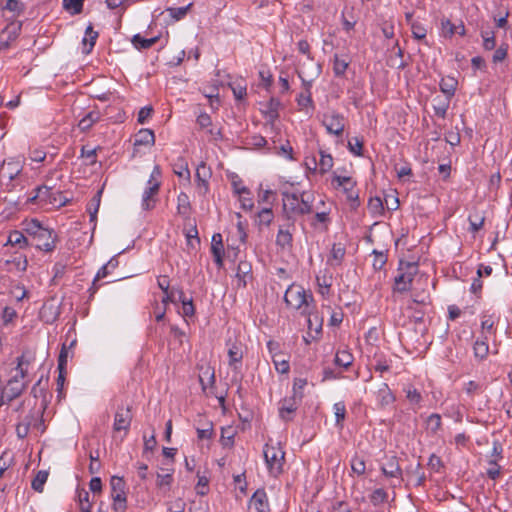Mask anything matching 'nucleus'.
<instances>
[{
    "instance_id": "1",
    "label": "nucleus",
    "mask_w": 512,
    "mask_h": 512,
    "mask_svg": "<svg viewBox=\"0 0 512 512\" xmlns=\"http://www.w3.org/2000/svg\"><path fill=\"white\" fill-rule=\"evenodd\" d=\"M314 196L310 192H283V209L288 218L310 214L313 211Z\"/></svg>"
},
{
    "instance_id": "2",
    "label": "nucleus",
    "mask_w": 512,
    "mask_h": 512,
    "mask_svg": "<svg viewBox=\"0 0 512 512\" xmlns=\"http://www.w3.org/2000/svg\"><path fill=\"white\" fill-rule=\"evenodd\" d=\"M284 301L287 307L292 309H301L302 314L310 315V307L314 302L313 295L310 292H306L305 289L300 285H290L284 295Z\"/></svg>"
},
{
    "instance_id": "3",
    "label": "nucleus",
    "mask_w": 512,
    "mask_h": 512,
    "mask_svg": "<svg viewBox=\"0 0 512 512\" xmlns=\"http://www.w3.org/2000/svg\"><path fill=\"white\" fill-rule=\"evenodd\" d=\"M30 203H38L42 206L51 205L53 207H62L67 203V199L60 191H53L47 186H39L35 189V195L28 199Z\"/></svg>"
},
{
    "instance_id": "4",
    "label": "nucleus",
    "mask_w": 512,
    "mask_h": 512,
    "mask_svg": "<svg viewBox=\"0 0 512 512\" xmlns=\"http://www.w3.org/2000/svg\"><path fill=\"white\" fill-rule=\"evenodd\" d=\"M263 454L269 473L273 476L281 474L285 459V452L281 447L265 444Z\"/></svg>"
},
{
    "instance_id": "5",
    "label": "nucleus",
    "mask_w": 512,
    "mask_h": 512,
    "mask_svg": "<svg viewBox=\"0 0 512 512\" xmlns=\"http://www.w3.org/2000/svg\"><path fill=\"white\" fill-rule=\"evenodd\" d=\"M111 498L113 500L112 509L115 512H125L127 509L126 483L122 477L112 476Z\"/></svg>"
},
{
    "instance_id": "6",
    "label": "nucleus",
    "mask_w": 512,
    "mask_h": 512,
    "mask_svg": "<svg viewBox=\"0 0 512 512\" xmlns=\"http://www.w3.org/2000/svg\"><path fill=\"white\" fill-rule=\"evenodd\" d=\"M133 414L130 406H118L114 415L113 430L115 432L124 431L126 435L129 432Z\"/></svg>"
},
{
    "instance_id": "7",
    "label": "nucleus",
    "mask_w": 512,
    "mask_h": 512,
    "mask_svg": "<svg viewBox=\"0 0 512 512\" xmlns=\"http://www.w3.org/2000/svg\"><path fill=\"white\" fill-rule=\"evenodd\" d=\"M53 230L43 228L35 238H32L31 245L45 252H51L55 249L56 235Z\"/></svg>"
},
{
    "instance_id": "8",
    "label": "nucleus",
    "mask_w": 512,
    "mask_h": 512,
    "mask_svg": "<svg viewBox=\"0 0 512 512\" xmlns=\"http://www.w3.org/2000/svg\"><path fill=\"white\" fill-rule=\"evenodd\" d=\"M333 181L337 183L339 187L343 188L344 193L349 201H351V207L357 208L359 206L358 192L354 190L356 182L351 177L335 175Z\"/></svg>"
},
{
    "instance_id": "9",
    "label": "nucleus",
    "mask_w": 512,
    "mask_h": 512,
    "mask_svg": "<svg viewBox=\"0 0 512 512\" xmlns=\"http://www.w3.org/2000/svg\"><path fill=\"white\" fill-rule=\"evenodd\" d=\"M300 403L301 400L293 396L283 398L278 403L279 417L285 422L292 421L293 415L297 411Z\"/></svg>"
},
{
    "instance_id": "10",
    "label": "nucleus",
    "mask_w": 512,
    "mask_h": 512,
    "mask_svg": "<svg viewBox=\"0 0 512 512\" xmlns=\"http://www.w3.org/2000/svg\"><path fill=\"white\" fill-rule=\"evenodd\" d=\"M27 387V381L17 379V376H12L5 387L2 388L5 402H11L19 397Z\"/></svg>"
},
{
    "instance_id": "11",
    "label": "nucleus",
    "mask_w": 512,
    "mask_h": 512,
    "mask_svg": "<svg viewBox=\"0 0 512 512\" xmlns=\"http://www.w3.org/2000/svg\"><path fill=\"white\" fill-rule=\"evenodd\" d=\"M322 123L329 134L341 136L344 132V116L339 113L325 114Z\"/></svg>"
},
{
    "instance_id": "12",
    "label": "nucleus",
    "mask_w": 512,
    "mask_h": 512,
    "mask_svg": "<svg viewBox=\"0 0 512 512\" xmlns=\"http://www.w3.org/2000/svg\"><path fill=\"white\" fill-rule=\"evenodd\" d=\"M32 354H22L17 358V366L15 368V373L13 376H17V379L27 381V384L30 382V375L33 370L32 365Z\"/></svg>"
},
{
    "instance_id": "13",
    "label": "nucleus",
    "mask_w": 512,
    "mask_h": 512,
    "mask_svg": "<svg viewBox=\"0 0 512 512\" xmlns=\"http://www.w3.org/2000/svg\"><path fill=\"white\" fill-rule=\"evenodd\" d=\"M251 512H269L268 497L264 489H258L249 501Z\"/></svg>"
},
{
    "instance_id": "14",
    "label": "nucleus",
    "mask_w": 512,
    "mask_h": 512,
    "mask_svg": "<svg viewBox=\"0 0 512 512\" xmlns=\"http://www.w3.org/2000/svg\"><path fill=\"white\" fill-rule=\"evenodd\" d=\"M407 267L413 271L409 273H400L398 276L395 277L394 280V290L398 292H406L410 290V286L413 280V275L417 271V265L408 263Z\"/></svg>"
},
{
    "instance_id": "15",
    "label": "nucleus",
    "mask_w": 512,
    "mask_h": 512,
    "mask_svg": "<svg viewBox=\"0 0 512 512\" xmlns=\"http://www.w3.org/2000/svg\"><path fill=\"white\" fill-rule=\"evenodd\" d=\"M20 31V23H11L7 25L0 33V50L8 48L10 43L19 36Z\"/></svg>"
},
{
    "instance_id": "16",
    "label": "nucleus",
    "mask_w": 512,
    "mask_h": 512,
    "mask_svg": "<svg viewBox=\"0 0 512 512\" xmlns=\"http://www.w3.org/2000/svg\"><path fill=\"white\" fill-rule=\"evenodd\" d=\"M195 177L200 193L205 195L209 190L208 180L211 177L210 168L207 167L206 164L202 162L200 165H198L196 169Z\"/></svg>"
},
{
    "instance_id": "17",
    "label": "nucleus",
    "mask_w": 512,
    "mask_h": 512,
    "mask_svg": "<svg viewBox=\"0 0 512 512\" xmlns=\"http://www.w3.org/2000/svg\"><path fill=\"white\" fill-rule=\"evenodd\" d=\"M21 171L22 165L19 161L16 160L4 161L0 168V174L10 180L15 179Z\"/></svg>"
},
{
    "instance_id": "18",
    "label": "nucleus",
    "mask_w": 512,
    "mask_h": 512,
    "mask_svg": "<svg viewBox=\"0 0 512 512\" xmlns=\"http://www.w3.org/2000/svg\"><path fill=\"white\" fill-rule=\"evenodd\" d=\"M293 235L288 228L280 227L276 236V245L282 250H291Z\"/></svg>"
},
{
    "instance_id": "19",
    "label": "nucleus",
    "mask_w": 512,
    "mask_h": 512,
    "mask_svg": "<svg viewBox=\"0 0 512 512\" xmlns=\"http://www.w3.org/2000/svg\"><path fill=\"white\" fill-rule=\"evenodd\" d=\"M158 194V186L154 184L152 187H147L142 197V208L144 210H152L157 202L155 196Z\"/></svg>"
},
{
    "instance_id": "20",
    "label": "nucleus",
    "mask_w": 512,
    "mask_h": 512,
    "mask_svg": "<svg viewBox=\"0 0 512 512\" xmlns=\"http://www.w3.org/2000/svg\"><path fill=\"white\" fill-rule=\"evenodd\" d=\"M382 472L387 477H401L402 469L398 459L395 456L390 457L382 467Z\"/></svg>"
},
{
    "instance_id": "21",
    "label": "nucleus",
    "mask_w": 512,
    "mask_h": 512,
    "mask_svg": "<svg viewBox=\"0 0 512 512\" xmlns=\"http://www.w3.org/2000/svg\"><path fill=\"white\" fill-rule=\"evenodd\" d=\"M377 401L381 406H387L395 401V396L386 383H382L377 393Z\"/></svg>"
},
{
    "instance_id": "22",
    "label": "nucleus",
    "mask_w": 512,
    "mask_h": 512,
    "mask_svg": "<svg viewBox=\"0 0 512 512\" xmlns=\"http://www.w3.org/2000/svg\"><path fill=\"white\" fill-rule=\"evenodd\" d=\"M177 213L184 218H188L191 214L190 199L185 192H181L177 197Z\"/></svg>"
},
{
    "instance_id": "23",
    "label": "nucleus",
    "mask_w": 512,
    "mask_h": 512,
    "mask_svg": "<svg viewBox=\"0 0 512 512\" xmlns=\"http://www.w3.org/2000/svg\"><path fill=\"white\" fill-rule=\"evenodd\" d=\"M319 153H320L319 162L317 163L316 159L313 158V165H314V169H316V167L318 166L320 173L324 174V173H327L328 171H330L331 168L333 167V158L330 154L325 153L323 150H320Z\"/></svg>"
},
{
    "instance_id": "24",
    "label": "nucleus",
    "mask_w": 512,
    "mask_h": 512,
    "mask_svg": "<svg viewBox=\"0 0 512 512\" xmlns=\"http://www.w3.org/2000/svg\"><path fill=\"white\" fill-rule=\"evenodd\" d=\"M251 273H252V266L249 262L240 261L238 263L236 277L238 278L239 282H241L244 287L247 284V279L252 277Z\"/></svg>"
},
{
    "instance_id": "25",
    "label": "nucleus",
    "mask_w": 512,
    "mask_h": 512,
    "mask_svg": "<svg viewBox=\"0 0 512 512\" xmlns=\"http://www.w3.org/2000/svg\"><path fill=\"white\" fill-rule=\"evenodd\" d=\"M201 374L199 375V382L201 384L202 390L205 392L209 385H213L215 383V374L214 369L211 367H201Z\"/></svg>"
},
{
    "instance_id": "26",
    "label": "nucleus",
    "mask_w": 512,
    "mask_h": 512,
    "mask_svg": "<svg viewBox=\"0 0 512 512\" xmlns=\"http://www.w3.org/2000/svg\"><path fill=\"white\" fill-rule=\"evenodd\" d=\"M406 473L411 476L415 477V485L416 486H422L424 485L426 481L425 473L421 470V464L420 462H417L415 465H409L406 468Z\"/></svg>"
},
{
    "instance_id": "27",
    "label": "nucleus",
    "mask_w": 512,
    "mask_h": 512,
    "mask_svg": "<svg viewBox=\"0 0 512 512\" xmlns=\"http://www.w3.org/2000/svg\"><path fill=\"white\" fill-rule=\"evenodd\" d=\"M155 142L154 132L150 129H141L135 138L134 146L153 145Z\"/></svg>"
},
{
    "instance_id": "28",
    "label": "nucleus",
    "mask_w": 512,
    "mask_h": 512,
    "mask_svg": "<svg viewBox=\"0 0 512 512\" xmlns=\"http://www.w3.org/2000/svg\"><path fill=\"white\" fill-rule=\"evenodd\" d=\"M457 80L453 77L443 78L440 82V90L447 96V99L450 100L451 97L454 96Z\"/></svg>"
},
{
    "instance_id": "29",
    "label": "nucleus",
    "mask_w": 512,
    "mask_h": 512,
    "mask_svg": "<svg viewBox=\"0 0 512 512\" xmlns=\"http://www.w3.org/2000/svg\"><path fill=\"white\" fill-rule=\"evenodd\" d=\"M281 106V102L276 98H271L267 103V109L264 111L266 117L269 119L270 123L273 124L276 119L279 117V107Z\"/></svg>"
},
{
    "instance_id": "30",
    "label": "nucleus",
    "mask_w": 512,
    "mask_h": 512,
    "mask_svg": "<svg viewBox=\"0 0 512 512\" xmlns=\"http://www.w3.org/2000/svg\"><path fill=\"white\" fill-rule=\"evenodd\" d=\"M7 244H10L12 246H19L20 248L31 245V243H29L28 239L23 235V233L18 230L10 232Z\"/></svg>"
},
{
    "instance_id": "31",
    "label": "nucleus",
    "mask_w": 512,
    "mask_h": 512,
    "mask_svg": "<svg viewBox=\"0 0 512 512\" xmlns=\"http://www.w3.org/2000/svg\"><path fill=\"white\" fill-rule=\"evenodd\" d=\"M158 40V36L152 38H143L140 34H136L132 38V43L135 48L141 50L151 48Z\"/></svg>"
},
{
    "instance_id": "32",
    "label": "nucleus",
    "mask_w": 512,
    "mask_h": 512,
    "mask_svg": "<svg viewBox=\"0 0 512 512\" xmlns=\"http://www.w3.org/2000/svg\"><path fill=\"white\" fill-rule=\"evenodd\" d=\"M100 116L98 112H89L85 117H83L79 123L78 127L81 131L89 130L92 125L99 120Z\"/></svg>"
},
{
    "instance_id": "33",
    "label": "nucleus",
    "mask_w": 512,
    "mask_h": 512,
    "mask_svg": "<svg viewBox=\"0 0 512 512\" xmlns=\"http://www.w3.org/2000/svg\"><path fill=\"white\" fill-rule=\"evenodd\" d=\"M101 195L102 189L97 191V193L93 196L90 203L88 204L87 211L90 214V221L92 222L96 220L97 212L100 206Z\"/></svg>"
},
{
    "instance_id": "34",
    "label": "nucleus",
    "mask_w": 512,
    "mask_h": 512,
    "mask_svg": "<svg viewBox=\"0 0 512 512\" xmlns=\"http://www.w3.org/2000/svg\"><path fill=\"white\" fill-rule=\"evenodd\" d=\"M285 354H273L272 360L276 370L279 373L286 374L289 372V360L284 358Z\"/></svg>"
},
{
    "instance_id": "35",
    "label": "nucleus",
    "mask_w": 512,
    "mask_h": 512,
    "mask_svg": "<svg viewBox=\"0 0 512 512\" xmlns=\"http://www.w3.org/2000/svg\"><path fill=\"white\" fill-rule=\"evenodd\" d=\"M396 48L395 56L390 57V66L397 69H404L407 63L403 60V50L400 48L398 42L395 43Z\"/></svg>"
},
{
    "instance_id": "36",
    "label": "nucleus",
    "mask_w": 512,
    "mask_h": 512,
    "mask_svg": "<svg viewBox=\"0 0 512 512\" xmlns=\"http://www.w3.org/2000/svg\"><path fill=\"white\" fill-rule=\"evenodd\" d=\"M307 385V380L305 378H295L292 387V395L293 397L302 401L304 397V389Z\"/></svg>"
},
{
    "instance_id": "37",
    "label": "nucleus",
    "mask_w": 512,
    "mask_h": 512,
    "mask_svg": "<svg viewBox=\"0 0 512 512\" xmlns=\"http://www.w3.org/2000/svg\"><path fill=\"white\" fill-rule=\"evenodd\" d=\"M48 479V472L45 470H40L32 480L31 486L37 492H42L44 488V484Z\"/></svg>"
},
{
    "instance_id": "38",
    "label": "nucleus",
    "mask_w": 512,
    "mask_h": 512,
    "mask_svg": "<svg viewBox=\"0 0 512 512\" xmlns=\"http://www.w3.org/2000/svg\"><path fill=\"white\" fill-rule=\"evenodd\" d=\"M333 410H334V414H335V418H336V426L342 428L343 427L342 423L346 416V406H345L344 402L343 401L336 402L333 405Z\"/></svg>"
},
{
    "instance_id": "39",
    "label": "nucleus",
    "mask_w": 512,
    "mask_h": 512,
    "mask_svg": "<svg viewBox=\"0 0 512 512\" xmlns=\"http://www.w3.org/2000/svg\"><path fill=\"white\" fill-rule=\"evenodd\" d=\"M349 63L345 59H340L337 54L334 55L333 71L337 77L344 76Z\"/></svg>"
},
{
    "instance_id": "40",
    "label": "nucleus",
    "mask_w": 512,
    "mask_h": 512,
    "mask_svg": "<svg viewBox=\"0 0 512 512\" xmlns=\"http://www.w3.org/2000/svg\"><path fill=\"white\" fill-rule=\"evenodd\" d=\"M24 225L25 232L32 238H35L37 234L44 228L37 219H32L26 222Z\"/></svg>"
},
{
    "instance_id": "41",
    "label": "nucleus",
    "mask_w": 512,
    "mask_h": 512,
    "mask_svg": "<svg viewBox=\"0 0 512 512\" xmlns=\"http://www.w3.org/2000/svg\"><path fill=\"white\" fill-rule=\"evenodd\" d=\"M312 311L310 310V315H308V334L311 337H314L312 335V332H314L316 335L320 334L322 330V322L319 321L318 316L315 315L314 319H312Z\"/></svg>"
},
{
    "instance_id": "42",
    "label": "nucleus",
    "mask_w": 512,
    "mask_h": 512,
    "mask_svg": "<svg viewBox=\"0 0 512 512\" xmlns=\"http://www.w3.org/2000/svg\"><path fill=\"white\" fill-rule=\"evenodd\" d=\"M47 383L48 380L46 379L45 381H43V376H41V378L33 385L31 389V394L35 398L44 397Z\"/></svg>"
},
{
    "instance_id": "43",
    "label": "nucleus",
    "mask_w": 512,
    "mask_h": 512,
    "mask_svg": "<svg viewBox=\"0 0 512 512\" xmlns=\"http://www.w3.org/2000/svg\"><path fill=\"white\" fill-rule=\"evenodd\" d=\"M372 254L374 255L373 268L375 270H381L387 262V255L378 250H373Z\"/></svg>"
},
{
    "instance_id": "44",
    "label": "nucleus",
    "mask_w": 512,
    "mask_h": 512,
    "mask_svg": "<svg viewBox=\"0 0 512 512\" xmlns=\"http://www.w3.org/2000/svg\"><path fill=\"white\" fill-rule=\"evenodd\" d=\"M84 0H63V6L66 10H72L73 14L82 12Z\"/></svg>"
},
{
    "instance_id": "45",
    "label": "nucleus",
    "mask_w": 512,
    "mask_h": 512,
    "mask_svg": "<svg viewBox=\"0 0 512 512\" xmlns=\"http://www.w3.org/2000/svg\"><path fill=\"white\" fill-rule=\"evenodd\" d=\"M387 496V492L384 489L378 488L371 494L370 501L374 506H377L384 503L387 500Z\"/></svg>"
},
{
    "instance_id": "46",
    "label": "nucleus",
    "mask_w": 512,
    "mask_h": 512,
    "mask_svg": "<svg viewBox=\"0 0 512 512\" xmlns=\"http://www.w3.org/2000/svg\"><path fill=\"white\" fill-rule=\"evenodd\" d=\"M348 149L356 156H363V141L355 137L348 141Z\"/></svg>"
},
{
    "instance_id": "47",
    "label": "nucleus",
    "mask_w": 512,
    "mask_h": 512,
    "mask_svg": "<svg viewBox=\"0 0 512 512\" xmlns=\"http://www.w3.org/2000/svg\"><path fill=\"white\" fill-rule=\"evenodd\" d=\"M368 209L372 214H381L384 210L383 202L380 197H371L368 202Z\"/></svg>"
},
{
    "instance_id": "48",
    "label": "nucleus",
    "mask_w": 512,
    "mask_h": 512,
    "mask_svg": "<svg viewBox=\"0 0 512 512\" xmlns=\"http://www.w3.org/2000/svg\"><path fill=\"white\" fill-rule=\"evenodd\" d=\"M14 462L12 456L9 455L8 452L4 451L0 456V478L3 476L4 472L8 470Z\"/></svg>"
},
{
    "instance_id": "49",
    "label": "nucleus",
    "mask_w": 512,
    "mask_h": 512,
    "mask_svg": "<svg viewBox=\"0 0 512 512\" xmlns=\"http://www.w3.org/2000/svg\"><path fill=\"white\" fill-rule=\"evenodd\" d=\"M351 469L354 473L358 475H363L366 470L365 461L360 457H353L351 460Z\"/></svg>"
},
{
    "instance_id": "50",
    "label": "nucleus",
    "mask_w": 512,
    "mask_h": 512,
    "mask_svg": "<svg viewBox=\"0 0 512 512\" xmlns=\"http://www.w3.org/2000/svg\"><path fill=\"white\" fill-rule=\"evenodd\" d=\"M494 324L495 322L492 316L484 315L481 321L482 333L493 334L495 332Z\"/></svg>"
},
{
    "instance_id": "51",
    "label": "nucleus",
    "mask_w": 512,
    "mask_h": 512,
    "mask_svg": "<svg viewBox=\"0 0 512 512\" xmlns=\"http://www.w3.org/2000/svg\"><path fill=\"white\" fill-rule=\"evenodd\" d=\"M192 7V3L188 4L184 7H178V8H169V14L172 18L175 20H180L184 18L188 12V10Z\"/></svg>"
},
{
    "instance_id": "52",
    "label": "nucleus",
    "mask_w": 512,
    "mask_h": 512,
    "mask_svg": "<svg viewBox=\"0 0 512 512\" xmlns=\"http://www.w3.org/2000/svg\"><path fill=\"white\" fill-rule=\"evenodd\" d=\"M213 435V424L212 422H206L203 428H197L198 439H210Z\"/></svg>"
},
{
    "instance_id": "53",
    "label": "nucleus",
    "mask_w": 512,
    "mask_h": 512,
    "mask_svg": "<svg viewBox=\"0 0 512 512\" xmlns=\"http://www.w3.org/2000/svg\"><path fill=\"white\" fill-rule=\"evenodd\" d=\"M483 47L486 50H492L496 46V40L493 32H482Z\"/></svg>"
},
{
    "instance_id": "54",
    "label": "nucleus",
    "mask_w": 512,
    "mask_h": 512,
    "mask_svg": "<svg viewBox=\"0 0 512 512\" xmlns=\"http://www.w3.org/2000/svg\"><path fill=\"white\" fill-rule=\"evenodd\" d=\"M334 362L338 366L348 368L353 363V354H342V357L335 354Z\"/></svg>"
},
{
    "instance_id": "55",
    "label": "nucleus",
    "mask_w": 512,
    "mask_h": 512,
    "mask_svg": "<svg viewBox=\"0 0 512 512\" xmlns=\"http://www.w3.org/2000/svg\"><path fill=\"white\" fill-rule=\"evenodd\" d=\"M109 274V265H103L97 272L94 280H93V283H92V286L90 288V291L92 293H95L98 289V286L96 285L97 281H99L100 279L102 278H105L107 275Z\"/></svg>"
},
{
    "instance_id": "56",
    "label": "nucleus",
    "mask_w": 512,
    "mask_h": 512,
    "mask_svg": "<svg viewBox=\"0 0 512 512\" xmlns=\"http://www.w3.org/2000/svg\"><path fill=\"white\" fill-rule=\"evenodd\" d=\"M298 105L301 107H308L312 106V97H311V91H309V87H306V92H302L299 97L297 98Z\"/></svg>"
},
{
    "instance_id": "57",
    "label": "nucleus",
    "mask_w": 512,
    "mask_h": 512,
    "mask_svg": "<svg viewBox=\"0 0 512 512\" xmlns=\"http://www.w3.org/2000/svg\"><path fill=\"white\" fill-rule=\"evenodd\" d=\"M428 467L434 471V472H440V470L443 468L444 464L441 460L440 457H438L437 455L435 454H432L430 457H429V460H428Z\"/></svg>"
},
{
    "instance_id": "58",
    "label": "nucleus",
    "mask_w": 512,
    "mask_h": 512,
    "mask_svg": "<svg viewBox=\"0 0 512 512\" xmlns=\"http://www.w3.org/2000/svg\"><path fill=\"white\" fill-rule=\"evenodd\" d=\"M259 223L269 225L273 220V212L270 208H263L258 213Z\"/></svg>"
},
{
    "instance_id": "59",
    "label": "nucleus",
    "mask_w": 512,
    "mask_h": 512,
    "mask_svg": "<svg viewBox=\"0 0 512 512\" xmlns=\"http://www.w3.org/2000/svg\"><path fill=\"white\" fill-rule=\"evenodd\" d=\"M216 250H218V252H224L223 239L220 233H215L212 236L211 252H215Z\"/></svg>"
},
{
    "instance_id": "60",
    "label": "nucleus",
    "mask_w": 512,
    "mask_h": 512,
    "mask_svg": "<svg viewBox=\"0 0 512 512\" xmlns=\"http://www.w3.org/2000/svg\"><path fill=\"white\" fill-rule=\"evenodd\" d=\"M427 425L432 432H436L441 427V416L431 414L427 419Z\"/></svg>"
},
{
    "instance_id": "61",
    "label": "nucleus",
    "mask_w": 512,
    "mask_h": 512,
    "mask_svg": "<svg viewBox=\"0 0 512 512\" xmlns=\"http://www.w3.org/2000/svg\"><path fill=\"white\" fill-rule=\"evenodd\" d=\"M30 424V421H28L26 418L24 421L17 424L16 433L19 438L23 439L28 435Z\"/></svg>"
},
{
    "instance_id": "62",
    "label": "nucleus",
    "mask_w": 512,
    "mask_h": 512,
    "mask_svg": "<svg viewBox=\"0 0 512 512\" xmlns=\"http://www.w3.org/2000/svg\"><path fill=\"white\" fill-rule=\"evenodd\" d=\"M412 34L415 39L421 40L426 37V29L419 23H411Z\"/></svg>"
},
{
    "instance_id": "63",
    "label": "nucleus",
    "mask_w": 512,
    "mask_h": 512,
    "mask_svg": "<svg viewBox=\"0 0 512 512\" xmlns=\"http://www.w3.org/2000/svg\"><path fill=\"white\" fill-rule=\"evenodd\" d=\"M173 481V476L171 473L166 474H157V486L158 487H169Z\"/></svg>"
},
{
    "instance_id": "64",
    "label": "nucleus",
    "mask_w": 512,
    "mask_h": 512,
    "mask_svg": "<svg viewBox=\"0 0 512 512\" xmlns=\"http://www.w3.org/2000/svg\"><path fill=\"white\" fill-rule=\"evenodd\" d=\"M10 293L17 301H21L27 296L26 289L23 286L19 285L11 289Z\"/></svg>"
}]
</instances>
